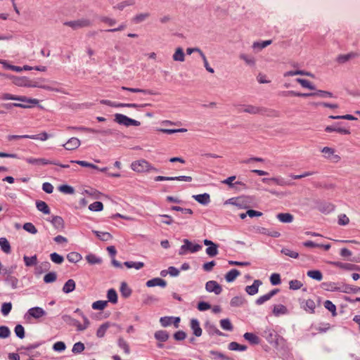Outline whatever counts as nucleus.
Listing matches in <instances>:
<instances>
[{"label":"nucleus","instance_id":"6ab92c4d","mask_svg":"<svg viewBox=\"0 0 360 360\" xmlns=\"http://www.w3.org/2000/svg\"><path fill=\"white\" fill-rule=\"evenodd\" d=\"M36 207L38 209V210L43 212L44 214H50V209L46 202H45L44 201L37 200L36 202Z\"/></svg>","mask_w":360,"mask_h":360},{"label":"nucleus","instance_id":"79ce46f5","mask_svg":"<svg viewBox=\"0 0 360 360\" xmlns=\"http://www.w3.org/2000/svg\"><path fill=\"white\" fill-rule=\"evenodd\" d=\"M324 307L330 311L333 316L336 315V307L335 305L330 300H326L324 302Z\"/></svg>","mask_w":360,"mask_h":360},{"label":"nucleus","instance_id":"dca6fc26","mask_svg":"<svg viewBox=\"0 0 360 360\" xmlns=\"http://www.w3.org/2000/svg\"><path fill=\"white\" fill-rule=\"evenodd\" d=\"M27 162L31 165H52L54 164L52 161L44 159V158H31L27 160Z\"/></svg>","mask_w":360,"mask_h":360},{"label":"nucleus","instance_id":"680f3d73","mask_svg":"<svg viewBox=\"0 0 360 360\" xmlns=\"http://www.w3.org/2000/svg\"><path fill=\"white\" fill-rule=\"evenodd\" d=\"M349 222V218L345 214H341L338 217V224L340 225H347Z\"/></svg>","mask_w":360,"mask_h":360},{"label":"nucleus","instance_id":"2eb2a0df","mask_svg":"<svg viewBox=\"0 0 360 360\" xmlns=\"http://www.w3.org/2000/svg\"><path fill=\"white\" fill-rule=\"evenodd\" d=\"M356 56H357V54L354 52H351L347 54L340 55L337 58V61L338 63L342 64V63H345L347 61L355 58Z\"/></svg>","mask_w":360,"mask_h":360},{"label":"nucleus","instance_id":"ddd939ff","mask_svg":"<svg viewBox=\"0 0 360 360\" xmlns=\"http://www.w3.org/2000/svg\"><path fill=\"white\" fill-rule=\"evenodd\" d=\"M27 314L33 318L39 319L44 316L45 311L40 307H33L28 310Z\"/></svg>","mask_w":360,"mask_h":360},{"label":"nucleus","instance_id":"f3484780","mask_svg":"<svg viewBox=\"0 0 360 360\" xmlns=\"http://www.w3.org/2000/svg\"><path fill=\"white\" fill-rule=\"evenodd\" d=\"M146 285L148 287H154L157 285L165 287L166 285V282L160 278H155L148 281Z\"/></svg>","mask_w":360,"mask_h":360},{"label":"nucleus","instance_id":"c03bdc74","mask_svg":"<svg viewBox=\"0 0 360 360\" xmlns=\"http://www.w3.org/2000/svg\"><path fill=\"white\" fill-rule=\"evenodd\" d=\"M271 40H266L262 42H255L253 44V48L257 49L258 50H262V49L265 48L268 45H270L271 44Z\"/></svg>","mask_w":360,"mask_h":360},{"label":"nucleus","instance_id":"423d86ee","mask_svg":"<svg viewBox=\"0 0 360 360\" xmlns=\"http://www.w3.org/2000/svg\"><path fill=\"white\" fill-rule=\"evenodd\" d=\"M205 288L208 292L219 295L222 291L221 286L215 281H210L206 283Z\"/></svg>","mask_w":360,"mask_h":360},{"label":"nucleus","instance_id":"a18cd8bd","mask_svg":"<svg viewBox=\"0 0 360 360\" xmlns=\"http://www.w3.org/2000/svg\"><path fill=\"white\" fill-rule=\"evenodd\" d=\"M23 229L26 231H27L30 233H32V234H35L37 232V229H36L34 225L30 222H27V223L24 224Z\"/></svg>","mask_w":360,"mask_h":360},{"label":"nucleus","instance_id":"0e129e2a","mask_svg":"<svg viewBox=\"0 0 360 360\" xmlns=\"http://www.w3.org/2000/svg\"><path fill=\"white\" fill-rule=\"evenodd\" d=\"M210 307H211L210 304H209L208 303L205 302H200L198 304V309L200 311H205V310L210 309Z\"/></svg>","mask_w":360,"mask_h":360},{"label":"nucleus","instance_id":"4d7b16f0","mask_svg":"<svg viewBox=\"0 0 360 360\" xmlns=\"http://www.w3.org/2000/svg\"><path fill=\"white\" fill-rule=\"evenodd\" d=\"M120 291L122 295L125 297L129 296L131 292V290L129 288L126 283L122 284Z\"/></svg>","mask_w":360,"mask_h":360},{"label":"nucleus","instance_id":"f704fd0d","mask_svg":"<svg viewBox=\"0 0 360 360\" xmlns=\"http://www.w3.org/2000/svg\"><path fill=\"white\" fill-rule=\"evenodd\" d=\"M84 349H85L84 345L81 342H76L75 344H74L72 349V352L74 354H79V353H82L84 350Z\"/></svg>","mask_w":360,"mask_h":360},{"label":"nucleus","instance_id":"e433bc0d","mask_svg":"<svg viewBox=\"0 0 360 360\" xmlns=\"http://www.w3.org/2000/svg\"><path fill=\"white\" fill-rule=\"evenodd\" d=\"M278 219L285 223L291 222L292 221V216L289 213H281L278 215Z\"/></svg>","mask_w":360,"mask_h":360},{"label":"nucleus","instance_id":"bb28decb","mask_svg":"<svg viewBox=\"0 0 360 360\" xmlns=\"http://www.w3.org/2000/svg\"><path fill=\"white\" fill-rule=\"evenodd\" d=\"M240 275V271L237 269H231L226 275L225 278L228 282L233 281Z\"/></svg>","mask_w":360,"mask_h":360},{"label":"nucleus","instance_id":"72a5a7b5","mask_svg":"<svg viewBox=\"0 0 360 360\" xmlns=\"http://www.w3.org/2000/svg\"><path fill=\"white\" fill-rule=\"evenodd\" d=\"M124 265L129 269L134 268L136 269H140L144 266V264L141 262H125L124 263Z\"/></svg>","mask_w":360,"mask_h":360},{"label":"nucleus","instance_id":"49530a36","mask_svg":"<svg viewBox=\"0 0 360 360\" xmlns=\"http://www.w3.org/2000/svg\"><path fill=\"white\" fill-rule=\"evenodd\" d=\"M28 79L26 77H15L13 82L18 86H28Z\"/></svg>","mask_w":360,"mask_h":360},{"label":"nucleus","instance_id":"39448f33","mask_svg":"<svg viewBox=\"0 0 360 360\" xmlns=\"http://www.w3.org/2000/svg\"><path fill=\"white\" fill-rule=\"evenodd\" d=\"M65 25L68 27H70L74 30H76L78 28L89 27L91 25V22L88 19H82L78 20L66 22H65Z\"/></svg>","mask_w":360,"mask_h":360},{"label":"nucleus","instance_id":"20e7f679","mask_svg":"<svg viewBox=\"0 0 360 360\" xmlns=\"http://www.w3.org/2000/svg\"><path fill=\"white\" fill-rule=\"evenodd\" d=\"M184 244L181 247L180 254L184 255L187 252H195L199 251L202 247L198 244H193L188 240L186 239L184 241Z\"/></svg>","mask_w":360,"mask_h":360},{"label":"nucleus","instance_id":"cd10ccee","mask_svg":"<svg viewBox=\"0 0 360 360\" xmlns=\"http://www.w3.org/2000/svg\"><path fill=\"white\" fill-rule=\"evenodd\" d=\"M244 338L249 341L251 344H258L259 338L258 337L252 333H245L243 335Z\"/></svg>","mask_w":360,"mask_h":360},{"label":"nucleus","instance_id":"a878e982","mask_svg":"<svg viewBox=\"0 0 360 360\" xmlns=\"http://www.w3.org/2000/svg\"><path fill=\"white\" fill-rule=\"evenodd\" d=\"M229 349L231 351H245L247 349V346L244 345H240L236 342H231L229 343Z\"/></svg>","mask_w":360,"mask_h":360},{"label":"nucleus","instance_id":"8fccbe9b","mask_svg":"<svg viewBox=\"0 0 360 360\" xmlns=\"http://www.w3.org/2000/svg\"><path fill=\"white\" fill-rule=\"evenodd\" d=\"M11 334L10 330L7 326H0V338H6Z\"/></svg>","mask_w":360,"mask_h":360},{"label":"nucleus","instance_id":"bf43d9fd","mask_svg":"<svg viewBox=\"0 0 360 360\" xmlns=\"http://www.w3.org/2000/svg\"><path fill=\"white\" fill-rule=\"evenodd\" d=\"M297 82L302 85V86L304 88H307L309 89H313V87L311 84V82L309 80L304 79H297Z\"/></svg>","mask_w":360,"mask_h":360},{"label":"nucleus","instance_id":"5fc2aeb1","mask_svg":"<svg viewBox=\"0 0 360 360\" xmlns=\"http://www.w3.org/2000/svg\"><path fill=\"white\" fill-rule=\"evenodd\" d=\"M66 348L65 344L62 341H58L54 343L53 349L57 352L64 351Z\"/></svg>","mask_w":360,"mask_h":360},{"label":"nucleus","instance_id":"f8f14e48","mask_svg":"<svg viewBox=\"0 0 360 360\" xmlns=\"http://www.w3.org/2000/svg\"><path fill=\"white\" fill-rule=\"evenodd\" d=\"M262 285V281L259 280H255L253 284L248 285L245 288V291L250 295H254L258 292L259 287Z\"/></svg>","mask_w":360,"mask_h":360},{"label":"nucleus","instance_id":"c85d7f7f","mask_svg":"<svg viewBox=\"0 0 360 360\" xmlns=\"http://www.w3.org/2000/svg\"><path fill=\"white\" fill-rule=\"evenodd\" d=\"M193 198L201 204H207L210 202V195L207 193L196 195Z\"/></svg>","mask_w":360,"mask_h":360},{"label":"nucleus","instance_id":"1a4fd4ad","mask_svg":"<svg viewBox=\"0 0 360 360\" xmlns=\"http://www.w3.org/2000/svg\"><path fill=\"white\" fill-rule=\"evenodd\" d=\"M236 179V176H231L223 180L221 182L224 184L228 185L230 188H233L235 185H239L243 189L247 188V185L242 181H236L233 183Z\"/></svg>","mask_w":360,"mask_h":360},{"label":"nucleus","instance_id":"473e14b6","mask_svg":"<svg viewBox=\"0 0 360 360\" xmlns=\"http://www.w3.org/2000/svg\"><path fill=\"white\" fill-rule=\"evenodd\" d=\"M67 258L70 262L76 263L81 260L82 256L77 252H72L67 255Z\"/></svg>","mask_w":360,"mask_h":360},{"label":"nucleus","instance_id":"de8ad7c7","mask_svg":"<svg viewBox=\"0 0 360 360\" xmlns=\"http://www.w3.org/2000/svg\"><path fill=\"white\" fill-rule=\"evenodd\" d=\"M12 309V304L11 302H4L1 306V313L4 316H7Z\"/></svg>","mask_w":360,"mask_h":360},{"label":"nucleus","instance_id":"a211bd4d","mask_svg":"<svg viewBox=\"0 0 360 360\" xmlns=\"http://www.w3.org/2000/svg\"><path fill=\"white\" fill-rule=\"evenodd\" d=\"M287 312V307L283 304H276L274 306L273 314L276 316L285 314Z\"/></svg>","mask_w":360,"mask_h":360},{"label":"nucleus","instance_id":"7ed1b4c3","mask_svg":"<svg viewBox=\"0 0 360 360\" xmlns=\"http://www.w3.org/2000/svg\"><path fill=\"white\" fill-rule=\"evenodd\" d=\"M249 199L250 198L248 196L242 195L230 198L226 202L238 206L240 208H247L249 207Z\"/></svg>","mask_w":360,"mask_h":360},{"label":"nucleus","instance_id":"f03ea898","mask_svg":"<svg viewBox=\"0 0 360 360\" xmlns=\"http://www.w3.org/2000/svg\"><path fill=\"white\" fill-rule=\"evenodd\" d=\"M131 167L134 172L138 173L148 172L153 169L150 164L145 160H139L133 162Z\"/></svg>","mask_w":360,"mask_h":360},{"label":"nucleus","instance_id":"13d9d810","mask_svg":"<svg viewBox=\"0 0 360 360\" xmlns=\"http://www.w3.org/2000/svg\"><path fill=\"white\" fill-rule=\"evenodd\" d=\"M51 259L52 262L56 264H61L63 262V257L56 252L51 255Z\"/></svg>","mask_w":360,"mask_h":360},{"label":"nucleus","instance_id":"ea45409f","mask_svg":"<svg viewBox=\"0 0 360 360\" xmlns=\"http://www.w3.org/2000/svg\"><path fill=\"white\" fill-rule=\"evenodd\" d=\"M303 285V283L297 279L292 280L289 282V288L291 290H298L300 289Z\"/></svg>","mask_w":360,"mask_h":360},{"label":"nucleus","instance_id":"3c124183","mask_svg":"<svg viewBox=\"0 0 360 360\" xmlns=\"http://www.w3.org/2000/svg\"><path fill=\"white\" fill-rule=\"evenodd\" d=\"M206 252L208 255H210L211 257H214V256L217 255L218 253L217 245L214 243L212 245L209 246L206 249Z\"/></svg>","mask_w":360,"mask_h":360},{"label":"nucleus","instance_id":"4468645a","mask_svg":"<svg viewBox=\"0 0 360 360\" xmlns=\"http://www.w3.org/2000/svg\"><path fill=\"white\" fill-rule=\"evenodd\" d=\"M191 327L193 330V334L196 337H200L202 335V328L200 326L199 322L196 319H191Z\"/></svg>","mask_w":360,"mask_h":360},{"label":"nucleus","instance_id":"6e6d98bb","mask_svg":"<svg viewBox=\"0 0 360 360\" xmlns=\"http://www.w3.org/2000/svg\"><path fill=\"white\" fill-rule=\"evenodd\" d=\"M270 281L272 285H279L281 283V277L278 274H273L270 277Z\"/></svg>","mask_w":360,"mask_h":360},{"label":"nucleus","instance_id":"338daca9","mask_svg":"<svg viewBox=\"0 0 360 360\" xmlns=\"http://www.w3.org/2000/svg\"><path fill=\"white\" fill-rule=\"evenodd\" d=\"M174 337L176 340H183L186 338V335L184 331L179 330L174 333Z\"/></svg>","mask_w":360,"mask_h":360},{"label":"nucleus","instance_id":"4be33fe9","mask_svg":"<svg viewBox=\"0 0 360 360\" xmlns=\"http://www.w3.org/2000/svg\"><path fill=\"white\" fill-rule=\"evenodd\" d=\"M155 338L161 342H165L169 339V334L165 330H158L155 333Z\"/></svg>","mask_w":360,"mask_h":360},{"label":"nucleus","instance_id":"f257e3e1","mask_svg":"<svg viewBox=\"0 0 360 360\" xmlns=\"http://www.w3.org/2000/svg\"><path fill=\"white\" fill-rule=\"evenodd\" d=\"M1 99L19 101L23 103H13L6 104V107L7 108H11L13 107H18L21 108H30L37 105L39 103V100L35 98H30L23 96H15L8 93L2 94Z\"/></svg>","mask_w":360,"mask_h":360},{"label":"nucleus","instance_id":"393cba45","mask_svg":"<svg viewBox=\"0 0 360 360\" xmlns=\"http://www.w3.org/2000/svg\"><path fill=\"white\" fill-rule=\"evenodd\" d=\"M0 246L4 252L6 254H9L11 252V245L6 238H0Z\"/></svg>","mask_w":360,"mask_h":360},{"label":"nucleus","instance_id":"9b49d317","mask_svg":"<svg viewBox=\"0 0 360 360\" xmlns=\"http://www.w3.org/2000/svg\"><path fill=\"white\" fill-rule=\"evenodd\" d=\"M321 151L323 153H324L326 158L330 159L334 162H337L340 159L338 155H335V150L332 148L324 147Z\"/></svg>","mask_w":360,"mask_h":360},{"label":"nucleus","instance_id":"774afa93","mask_svg":"<svg viewBox=\"0 0 360 360\" xmlns=\"http://www.w3.org/2000/svg\"><path fill=\"white\" fill-rule=\"evenodd\" d=\"M148 17V13H141V14L136 15L134 18V21L135 22L138 23V22H140L144 20Z\"/></svg>","mask_w":360,"mask_h":360},{"label":"nucleus","instance_id":"b1692460","mask_svg":"<svg viewBox=\"0 0 360 360\" xmlns=\"http://www.w3.org/2000/svg\"><path fill=\"white\" fill-rule=\"evenodd\" d=\"M302 307L305 311L313 312L316 307V304L314 300L309 299L302 302Z\"/></svg>","mask_w":360,"mask_h":360},{"label":"nucleus","instance_id":"09e8293b","mask_svg":"<svg viewBox=\"0 0 360 360\" xmlns=\"http://www.w3.org/2000/svg\"><path fill=\"white\" fill-rule=\"evenodd\" d=\"M86 259L91 264H98L101 262V259L94 254L86 255Z\"/></svg>","mask_w":360,"mask_h":360},{"label":"nucleus","instance_id":"052dcab7","mask_svg":"<svg viewBox=\"0 0 360 360\" xmlns=\"http://www.w3.org/2000/svg\"><path fill=\"white\" fill-rule=\"evenodd\" d=\"M119 347L126 354H129L130 352V349L129 345L122 340H120L118 342Z\"/></svg>","mask_w":360,"mask_h":360},{"label":"nucleus","instance_id":"e2e57ef3","mask_svg":"<svg viewBox=\"0 0 360 360\" xmlns=\"http://www.w3.org/2000/svg\"><path fill=\"white\" fill-rule=\"evenodd\" d=\"M42 188L47 193H51L53 191V186L52 184L48 182L43 184Z\"/></svg>","mask_w":360,"mask_h":360},{"label":"nucleus","instance_id":"a19ab883","mask_svg":"<svg viewBox=\"0 0 360 360\" xmlns=\"http://www.w3.org/2000/svg\"><path fill=\"white\" fill-rule=\"evenodd\" d=\"M281 252L283 253L285 255L288 256L291 258L297 259L299 257V253L290 250L289 248H284L281 250Z\"/></svg>","mask_w":360,"mask_h":360},{"label":"nucleus","instance_id":"69168bd1","mask_svg":"<svg viewBox=\"0 0 360 360\" xmlns=\"http://www.w3.org/2000/svg\"><path fill=\"white\" fill-rule=\"evenodd\" d=\"M240 58L245 61L248 65H254L255 59L253 57L248 56V55H242Z\"/></svg>","mask_w":360,"mask_h":360},{"label":"nucleus","instance_id":"aec40b11","mask_svg":"<svg viewBox=\"0 0 360 360\" xmlns=\"http://www.w3.org/2000/svg\"><path fill=\"white\" fill-rule=\"evenodd\" d=\"M76 287L75 282L72 279H69L63 285V291L65 293H70L75 290Z\"/></svg>","mask_w":360,"mask_h":360},{"label":"nucleus","instance_id":"37998d69","mask_svg":"<svg viewBox=\"0 0 360 360\" xmlns=\"http://www.w3.org/2000/svg\"><path fill=\"white\" fill-rule=\"evenodd\" d=\"M14 331H15V335L20 339H22L25 338V329L22 325H20V324L16 325L15 327Z\"/></svg>","mask_w":360,"mask_h":360},{"label":"nucleus","instance_id":"5701e85b","mask_svg":"<svg viewBox=\"0 0 360 360\" xmlns=\"http://www.w3.org/2000/svg\"><path fill=\"white\" fill-rule=\"evenodd\" d=\"M93 233L96 235V236L103 241H108L112 238V235L108 232H101L98 231H94Z\"/></svg>","mask_w":360,"mask_h":360},{"label":"nucleus","instance_id":"c9c22d12","mask_svg":"<svg viewBox=\"0 0 360 360\" xmlns=\"http://www.w3.org/2000/svg\"><path fill=\"white\" fill-rule=\"evenodd\" d=\"M89 209L95 212L101 211L103 209V205L100 201H96L89 205Z\"/></svg>","mask_w":360,"mask_h":360},{"label":"nucleus","instance_id":"412c9836","mask_svg":"<svg viewBox=\"0 0 360 360\" xmlns=\"http://www.w3.org/2000/svg\"><path fill=\"white\" fill-rule=\"evenodd\" d=\"M108 302H111L112 304H117L118 301L117 294L115 290L110 289L107 292Z\"/></svg>","mask_w":360,"mask_h":360},{"label":"nucleus","instance_id":"2f4dec72","mask_svg":"<svg viewBox=\"0 0 360 360\" xmlns=\"http://www.w3.org/2000/svg\"><path fill=\"white\" fill-rule=\"evenodd\" d=\"M307 276H309L310 278L317 280V281H321L323 278L321 272L319 270L309 271L307 272Z\"/></svg>","mask_w":360,"mask_h":360},{"label":"nucleus","instance_id":"0eeeda50","mask_svg":"<svg viewBox=\"0 0 360 360\" xmlns=\"http://www.w3.org/2000/svg\"><path fill=\"white\" fill-rule=\"evenodd\" d=\"M160 323L162 326L167 327L171 324H174L176 328L179 327L180 319L179 317H162L160 320Z\"/></svg>","mask_w":360,"mask_h":360},{"label":"nucleus","instance_id":"4c0bfd02","mask_svg":"<svg viewBox=\"0 0 360 360\" xmlns=\"http://www.w3.org/2000/svg\"><path fill=\"white\" fill-rule=\"evenodd\" d=\"M173 58L174 60L177 61H184V53L183 49L181 48H178L174 54L173 55Z\"/></svg>","mask_w":360,"mask_h":360},{"label":"nucleus","instance_id":"9d476101","mask_svg":"<svg viewBox=\"0 0 360 360\" xmlns=\"http://www.w3.org/2000/svg\"><path fill=\"white\" fill-rule=\"evenodd\" d=\"M278 289H274L270 291L269 292L260 296L259 298L256 300V304L258 305L264 304L265 302L269 300L274 295L277 294L278 292Z\"/></svg>","mask_w":360,"mask_h":360},{"label":"nucleus","instance_id":"603ef678","mask_svg":"<svg viewBox=\"0 0 360 360\" xmlns=\"http://www.w3.org/2000/svg\"><path fill=\"white\" fill-rule=\"evenodd\" d=\"M51 223L57 228L63 226V220L58 216L53 217L52 218Z\"/></svg>","mask_w":360,"mask_h":360},{"label":"nucleus","instance_id":"58836bf2","mask_svg":"<svg viewBox=\"0 0 360 360\" xmlns=\"http://www.w3.org/2000/svg\"><path fill=\"white\" fill-rule=\"evenodd\" d=\"M220 326L224 330H233V325L231 323V321L227 319H221L220 321Z\"/></svg>","mask_w":360,"mask_h":360},{"label":"nucleus","instance_id":"864d4df0","mask_svg":"<svg viewBox=\"0 0 360 360\" xmlns=\"http://www.w3.org/2000/svg\"><path fill=\"white\" fill-rule=\"evenodd\" d=\"M56 280V274L54 272H50L46 274L44 277L45 283H51Z\"/></svg>","mask_w":360,"mask_h":360},{"label":"nucleus","instance_id":"7c9ffc66","mask_svg":"<svg viewBox=\"0 0 360 360\" xmlns=\"http://www.w3.org/2000/svg\"><path fill=\"white\" fill-rule=\"evenodd\" d=\"M20 137L21 138H27V139H39L41 141H46L49 138V136L46 132H42V133H40L37 135H33V136L25 135V136H22Z\"/></svg>","mask_w":360,"mask_h":360},{"label":"nucleus","instance_id":"c756f323","mask_svg":"<svg viewBox=\"0 0 360 360\" xmlns=\"http://www.w3.org/2000/svg\"><path fill=\"white\" fill-rule=\"evenodd\" d=\"M108 306V301L98 300L92 304V308L95 310H103Z\"/></svg>","mask_w":360,"mask_h":360},{"label":"nucleus","instance_id":"6e6552de","mask_svg":"<svg viewBox=\"0 0 360 360\" xmlns=\"http://www.w3.org/2000/svg\"><path fill=\"white\" fill-rule=\"evenodd\" d=\"M115 121L119 124H124L125 126H129L131 124H135L136 121L132 119L127 117V116L122 114H116L115 115Z\"/></svg>","mask_w":360,"mask_h":360}]
</instances>
